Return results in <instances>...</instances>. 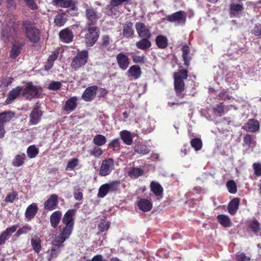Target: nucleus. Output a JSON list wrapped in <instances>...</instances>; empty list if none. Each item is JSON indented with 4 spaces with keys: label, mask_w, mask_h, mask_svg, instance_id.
Here are the masks:
<instances>
[{
    "label": "nucleus",
    "mask_w": 261,
    "mask_h": 261,
    "mask_svg": "<svg viewBox=\"0 0 261 261\" xmlns=\"http://www.w3.org/2000/svg\"><path fill=\"white\" fill-rule=\"evenodd\" d=\"M74 214V210H69L64 215L62 222L65 226L60 230L59 233L55 235L53 241L52 248L47 251L49 260L57 256L61 251V248L63 246V243L71 234L74 224L73 216Z\"/></svg>",
    "instance_id": "f257e3e1"
},
{
    "label": "nucleus",
    "mask_w": 261,
    "mask_h": 261,
    "mask_svg": "<svg viewBox=\"0 0 261 261\" xmlns=\"http://www.w3.org/2000/svg\"><path fill=\"white\" fill-rule=\"evenodd\" d=\"M188 77V72L186 70H180L174 74V87L176 94L178 97H182L184 95V82Z\"/></svg>",
    "instance_id": "f03ea898"
},
{
    "label": "nucleus",
    "mask_w": 261,
    "mask_h": 261,
    "mask_svg": "<svg viewBox=\"0 0 261 261\" xmlns=\"http://www.w3.org/2000/svg\"><path fill=\"white\" fill-rule=\"evenodd\" d=\"M98 29L93 26H88L87 33L85 35V42L87 46H92L98 38Z\"/></svg>",
    "instance_id": "7ed1b4c3"
},
{
    "label": "nucleus",
    "mask_w": 261,
    "mask_h": 261,
    "mask_svg": "<svg viewBox=\"0 0 261 261\" xmlns=\"http://www.w3.org/2000/svg\"><path fill=\"white\" fill-rule=\"evenodd\" d=\"M7 27L3 28L2 32V38L4 41L10 37H12L13 33L16 29L17 23L14 21V18H9L7 20Z\"/></svg>",
    "instance_id": "20e7f679"
},
{
    "label": "nucleus",
    "mask_w": 261,
    "mask_h": 261,
    "mask_svg": "<svg viewBox=\"0 0 261 261\" xmlns=\"http://www.w3.org/2000/svg\"><path fill=\"white\" fill-rule=\"evenodd\" d=\"M88 56V53L86 50H83L80 52L73 59L71 62L72 67L74 69H77L82 66L84 65L87 61Z\"/></svg>",
    "instance_id": "39448f33"
},
{
    "label": "nucleus",
    "mask_w": 261,
    "mask_h": 261,
    "mask_svg": "<svg viewBox=\"0 0 261 261\" xmlns=\"http://www.w3.org/2000/svg\"><path fill=\"white\" fill-rule=\"evenodd\" d=\"M114 168V164L112 159L105 160L101 163L99 170V175L102 176L109 175Z\"/></svg>",
    "instance_id": "423d86ee"
},
{
    "label": "nucleus",
    "mask_w": 261,
    "mask_h": 261,
    "mask_svg": "<svg viewBox=\"0 0 261 261\" xmlns=\"http://www.w3.org/2000/svg\"><path fill=\"white\" fill-rule=\"evenodd\" d=\"M39 88L33 85L32 83H28L24 89L22 93L27 99H32L39 94Z\"/></svg>",
    "instance_id": "0eeeda50"
},
{
    "label": "nucleus",
    "mask_w": 261,
    "mask_h": 261,
    "mask_svg": "<svg viewBox=\"0 0 261 261\" xmlns=\"http://www.w3.org/2000/svg\"><path fill=\"white\" fill-rule=\"evenodd\" d=\"M135 28L140 37L146 38H150L151 33L149 28L144 23L138 22L135 24Z\"/></svg>",
    "instance_id": "6e6552de"
},
{
    "label": "nucleus",
    "mask_w": 261,
    "mask_h": 261,
    "mask_svg": "<svg viewBox=\"0 0 261 261\" xmlns=\"http://www.w3.org/2000/svg\"><path fill=\"white\" fill-rule=\"evenodd\" d=\"M27 37L33 42H36L39 39V30L32 25L26 27Z\"/></svg>",
    "instance_id": "1a4fd4ad"
},
{
    "label": "nucleus",
    "mask_w": 261,
    "mask_h": 261,
    "mask_svg": "<svg viewBox=\"0 0 261 261\" xmlns=\"http://www.w3.org/2000/svg\"><path fill=\"white\" fill-rule=\"evenodd\" d=\"M18 228V225H14L7 228L0 235V245L4 244L13 233L15 232Z\"/></svg>",
    "instance_id": "9d476101"
},
{
    "label": "nucleus",
    "mask_w": 261,
    "mask_h": 261,
    "mask_svg": "<svg viewBox=\"0 0 261 261\" xmlns=\"http://www.w3.org/2000/svg\"><path fill=\"white\" fill-rule=\"evenodd\" d=\"M97 88L96 86H91L86 88L82 95L83 98L87 101L93 99L96 96Z\"/></svg>",
    "instance_id": "9b49d317"
},
{
    "label": "nucleus",
    "mask_w": 261,
    "mask_h": 261,
    "mask_svg": "<svg viewBox=\"0 0 261 261\" xmlns=\"http://www.w3.org/2000/svg\"><path fill=\"white\" fill-rule=\"evenodd\" d=\"M86 16L88 20V25L90 26V22L94 23L99 18L98 14L91 7L88 8L86 10Z\"/></svg>",
    "instance_id": "f8f14e48"
},
{
    "label": "nucleus",
    "mask_w": 261,
    "mask_h": 261,
    "mask_svg": "<svg viewBox=\"0 0 261 261\" xmlns=\"http://www.w3.org/2000/svg\"><path fill=\"white\" fill-rule=\"evenodd\" d=\"M186 19V13L182 11H178L167 17V20L170 22L180 21L185 23Z\"/></svg>",
    "instance_id": "ddd939ff"
},
{
    "label": "nucleus",
    "mask_w": 261,
    "mask_h": 261,
    "mask_svg": "<svg viewBox=\"0 0 261 261\" xmlns=\"http://www.w3.org/2000/svg\"><path fill=\"white\" fill-rule=\"evenodd\" d=\"M58 203V196L56 194H53L44 203V207L48 210L52 211L57 207Z\"/></svg>",
    "instance_id": "4468645a"
},
{
    "label": "nucleus",
    "mask_w": 261,
    "mask_h": 261,
    "mask_svg": "<svg viewBox=\"0 0 261 261\" xmlns=\"http://www.w3.org/2000/svg\"><path fill=\"white\" fill-rule=\"evenodd\" d=\"M117 62L120 68L125 70L128 66L129 61L126 55L123 53H119L116 57Z\"/></svg>",
    "instance_id": "2eb2a0df"
},
{
    "label": "nucleus",
    "mask_w": 261,
    "mask_h": 261,
    "mask_svg": "<svg viewBox=\"0 0 261 261\" xmlns=\"http://www.w3.org/2000/svg\"><path fill=\"white\" fill-rule=\"evenodd\" d=\"M42 116V112L38 107L35 108L30 114V123L35 125L40 120Z\"/></svg>",
    "instance_id": "dca6fc26"
},
{
    "label": "nucleus",
    "mask_w": 261,
    "mask_h": 261,
    "mask_svg": "<svg viewBox=\"0 0 261 261\" xmlns=\"http://www.w3.org/2000/svg\"><path fill=\"white\" fill-rule=\"evenodd\" d=\"M31 246L33 250L37 253L40 252L41 250V240L38 234H36L32 237Z\"/></svg>",
    "instance_id": "f3484780"
},
{
    "label": "nucleus",
    "mask_w": 261,
    "mask_h": 261,
    "mask_svg": "<svg viewBox=\"0 0 261 261\" xmlns=\"http://www.w3.org/2000/svg\"><path fill=\"white\" fill-rule=\"evenodd\" d=\"M244 128L248 132H255L259 128V123L257 120L250 119L245 124Z\"/></svg>",
    "instance_id": "a211bd4d"
},
{
    "label": "nucleus",
    "mask_w": 261,
    "mask_h": 261,
    "mask_svg": "<svg viewBox=\"0 0 261 261\" xmlns=\"http://www.w3.org/2000/svg\"><path fill=\"white\" fill-rule=\"evenodd\" d=\"M137 205L139 208L143 212L150 211L152 208L151 202L146 199H141L137 202Z\"/></svg>",
    "instance_id": "6ab92c4d"
},
{
    "label": "nucleus",
    "mask_w": 261,
    "mask_h": 261,
    "mask_svg": "<svg viewBox=\"0 0 261 261\" xmlns=\"http://www.w3.org/2000/svg\"><path fill=\"white\" fill-rule=\"evenodd\" d=\"M128 76L134 79H139L141 75V68L137 65L132 66L127 71Z\"/></svg>",
    "instance_id": "aec40b11"
},
{
    "label": "nucleus",
    "mask_w": 261,
    "mask_h": 261,
    "mask_svg": "<svg viewBox=\"0 0 261 261\" xmlns=\"http://www.w3.org/2000/svg\"><path fill=\"white\" fill-rule=\"evenodd\" d=\"M60 38L65 43H69L73 38L72 33L68 29L61 31L59 34Z\"/></svg>",
    "instance_id": "412c9836"
},
{
    "label": "nucleus",
    "mask_w": 261,
    "mask_h": 261,
    "mask_svg": "<svg viewBox=\"0 0 261 261\" xmlns=\"http://www.w3.org/2000/svg\"><path fill=\"white\" fill-rule=\"evenodd\" d=\"M120 136L125 144L127 145H130L132 144L134 135L129 132L126 130L121 131L120 132Z\"/></svg>",
    "instance_id": "4be33fe9"
},
{
    "label": "nucleus",
    "mask_w": 261,
    "mask_h": 261,
    "mask_svg": "<svg viewBox=\"0 0 261 261\" xmlns=\"http://www.w3.org/2000/svg\"><path fill=\"white\" fill-rule=\"evenodd\" d=\"M77 98L76 97H72L66 101L64 110L68 113H70L73 111L76 107Z\"/></svg>",
    "instance_id": "5701e85b"
},
{
    "label": "nucleus",
    "mask_w": 261,
    "mask_h": 261,
    "mask_svg": "<svg viewBox=\"0 0 261 261\" xmlns=\"http://www.w3.org/2000/svg\"><path fill=\"white\" fill-rule=\"evenodd\" d=\"M62 217V213L60 211L54 212L50 217V224L52 227L56 228L59 224Z\"/></svg>",
    "instance_id": "b1692460"
},
{
    "label": "nucleus",
    "mask_w": 261,
    "mask_h": 261,
    "mask_svg": "<svg viewBox=\"0 0 261 261\" xmlns=\"http://www.w3.org/2000/svg\"><path fill=\"white\" fill-rule=\"evenodd\" d=\"M134 33L133 28V23L131 22H126L123 30V36L125 37H131Z\"/></svg>",
    "instance_id": "393cba45"
},
{
    "label": "nucleus",
    "mask_w": 261,
    "mask_h": 261,
    "mask_svg": "<svg viewBox=\"0 0 261 261\" xmlns=\"http://www.w3.org/2000/svg\"><path fill=\"white\" fill-rule=\"evenodd\" d=\"M21 91V88L19 87H17V88L11 90L6 100L7 103H11L16 97L18 96Z\"/></svg>",
    "instance_id": "a878e982"
},
{
    "label": "nucleus",
    "mask_w": 261,
    "mask_h": 261,
    "mask_svg": "<svg viewBox=\"0 0 261 261\" xmlns=\"http://www.w3.org/2000/svg\"><path fill=\"white\" fill-rule=\"evenodd\" d=\"M38 207L36 203H32L30 205L25 211V216L28 220L33 218L36 215Z\"/></svg>",
    "instance_id": "bb28decb"
},
{
    "label": "nucleus",
    "mask_w": 261,
    "mask_h": 261,
    "mask_svg": "<svg viewBox=\"0 0 261 261\" xmlns=\"http://www.w3.org/2000/svg\"><path fill=\"white\" fill-rule=\"evenodd\" d=\"M243 5L241 3H232L230 5V11L231 14L238 16L243 10Z\"/></svg>",
    "instance_id": "cd10ccee"
},
{
    "label": "nucleus",
    "mask_w": 261,
    "mask_h": 261,
    "mask_svg": "<svg viewBox=\"0 0 261 261\" xmlns=\"http://www.w3.org/2000/svg\"><path fill=\"white\" fill-rule=\"evenodd\" d=\"M240 203V199L236 198L233 199L228 205V209L229 213L231 215H234L237 212Z\"/></svg>",
    "instance_id": "c85d7f7f"
},
{
    "label": "nucleus",
    "mask_w": 261,
    "mask_h": 261,
    "mask_svg": "<svg viewBox=\"0 0 261 261\" xmlns=\"http://www.w3.org/2000/svg\"><path fill=\"white\" fill-rule=\"evenodd\" d=\"M14 116V113L11 111L4 112L0 113V123L4 124V123L10 121Z\"/></svg>",
    "instance_id": "c756f323"
},
{
    "label": "nucleus",
    "mask_w": 261,
    "mask_h": 261,
    "mask_svg": "<svg viewBox=\"0 0 261 261\" xmlns=\"http://www.w3.org/2000/svg\"><path fill=\"white\" fill-rule=\"evenodd\" d=\"M135 152L145 154L148 153L150 150V147L145 144H141L140 145H136L134 147Z\"/></svg>",
    "instance_id": "7c9ffc66"
},
{
    "label": "nucleus",
    "mask_w": 261,
    "mask_h": 261,
    "mask_svg": "<svg viewBox=\"0 0 261 261\" xmlns=\"http://www.w3.org/2000/svg\"><path fill=\"white\" fill-rule=\"evenodd\" d=\"M142 40L136 42L137 47L142 50H145L151 46V42L148 40L149 38H143Z\"/></svg>",
    "instance_id": "2f4dec72"
},
{
    "label": "nucleus",
    "mask_w": 261,
    "mask_h": 261,
    "mask_svg": "<svg viewBox=\"0 0 261 261\" xmlns=\"http://www.w3.org/2000/svg\"><path fill=\"white\" fill-rule=\"evenodd\" d=\"M20 44L19 42L15 41L13 43L12 47L10 52V57L13 58H16L20 53Z\"/></svg>",
    "instance_id": "473e14b6"
},
{
    "label": "nucleus",
    "mask_w": 261,
    "mask_h": 261,
    "mask_svg": "<svg viewBox=\"0 0 261 261\" xmlns=\"http://www.w3.org/2000/svg\"><path fill=\"white\" fill-rule=\"evenodd\" d=\"M219 223L224 227H230L231 225V222L229 218L225 215H220L217 217Z\"/></svg>",
    "instance_id": "72a5a7b5"
},
{
    "label": "nucleus",
    "mask_w": 261,
    "mask_h": 261,
    "mask_svg": "<svg viewBox=\"0 0 261 261\" xmlns=\"http://www.w3.org/2000/svg\"><path fill=\"white\" fill-rule=\"evenodd\" d=\"M67 20V17L65 13L57 15L54 19V22L58 27L63 26Z\"/></svg>",
    "instance_id": "f704fd0d"
},
{
    "label": "nucleus",
    "mask_w": 261,
    "mask_h": 261,
    "mask_svg": "<svg viewBox=\"0 0 261 261\" xmlns=\"http://www.w3.org/2000/svg\"><path fill=\"white\" fill-rule=\"evenodd\" d=\"M151 191L156 195L160 196L162 194L163 188L161 185L155 181H152L150 184Z\"/></svg>",
    "instance_id": "c9c22d12"
},
{
    "label": "nucleus",
    "mask_w": 261,
    "mask_h": 261,
    "mask_svg": "<svg viewBox=\"0 0 261 261\" xmlns=\"http://www.w3.org/2000/svg\"><path fill=\"white\" fill-rule=\"evenodd\" d=\"M53 3L55 5H59L60 7L63 8L73 7L72 0H53Z\"/></svg>",
    "instance_id": "e433bc0d"
},
{
    "label": "nucleus",
    "mask_w": 261,
    "mask_h": 261,
    "mask_svg": "<svg viewBox=\"0 0 261 261\" xmlns=\"http://www.w3.org/2000/svg\"><path fill=\"white\" fill-rule=\"evenodd\" d=\"M25 159V155L24 153L17 154L14 159L12 165L15 167H20L23 164Z\"/></svg>",
    "instance_id": "4c0bfd02"
},
{
    "label": "nucleus",
    "mask_w": 261,
    "mask_h": 261,
    "mask_svg": "<svg viewBox=\"0 0 261 261\" xmlns=\"http://www.w3.org/2000/svg\"><path fill=\"white\" fill-rule=\"evenodd\" d=\"M243 142L244 146L253 147L255 145V138L250 135H246L244 137Z\"/></svg>",
    "instance_id": "58836bf2"
},
{
    "label": "nucleus",
    "mask_w": 261,
    "mask_h": 261,
    "mask_svg": "<svg viewBox=\"0 0 261 261\" xmlns=\"http://www.w3.org/2000/svg\"><path fill=\"white\" fill-rule=\"evenodd\" d=\"M156 43L158 46L161 48H165L168 44V40L166 37L159 35L155 39Z\"/></svg>",
    "instance_id": "ea45409f"
},
{
    "label": "nucleus",
    "mask_w": 261,
    "mask_h": 261,
    "mask_svg": "<svg viewBox=\"0 0 261 261\" xmlns=\"http://www.w3.org/2000/svg\"><path fill=\"white\" fill-rule=\"evenodd\" d=\"M143 171L138 168H131L128 171V175L133 178H137L143 174Z\"/></svg>",
    "instance_id": "a19ab883"
},
{
    "label": "nucleus",
    "mask_w": 261,
    "mask_h": 261,
    "mask_svg": "<svg viewBox=\"0 0 261 261\" xmlns=\"http://www.w3.org/2000/svg\"><path fill=\"white\" fill-rule=\"evenodd\" d=\"M106 142V138L102 135H97L93 138V143L97 146H102Z\"/></svg>",
    "instance_id": "79ce46f5"
},
{
    "label": "nucleus",
    "mask_w": 261,
    "mask_h": 261,
    "mask_svg": "<svg viewBox=\"0 0 261 261\" xmlns=\"http://www.w3.org/2000/svg\"><path fill=\"white\" fill-rule=\"evenodd\" d=\"M79 164V160L76 158H72L67 163L66 170H73Z\"/></svg>",
    "instance_id": "37998d69"
},
{
    "label": "nucleus",
    "mask_w": 261,
    "mask_h": 261,
    "mask_svg": "<svg viewBox=\"0 0 261 261\" xmlns=\"http://www.w3.org/2000/svg\"><path fill=\"white\" fill-rule=\"evenodd\" d=\"M146 60V58L143 55H135L133 57V61L136 64H143Z\"/></svg>",
    "instance_id": "c03bdc74"
},
{
    "label": "nucleus",
    "mask_w": 261,
    "mask_h": 261,
    "mask_svg": "<svg viewBox=\"0 0 261 261\" xmlns=\"http://www.w3.org/2000/svg\"><path fill=\"white\" fill-rule=\"evenodd\" d=\"M191 144L192 147L195 148V150H199L202 147V141L201 140L195 138L193 139L191 141Z\"/></svg>",
    "instance_id": "a18cd8bd"
},
{
    "label": "nucleus",
    "mask_w": 261,
    "mask_h": 261,
    "mask_svg": "<svg viewBox=\"0 0 261 261\" xmlns=\"http://www.w3.org/2000/svg\"><path fill=\"white\" fill-rule=\"evenodd\" d=\"M182 57L185 61V63L186 65H188L189 63V59L188 58V54L190 51V49L189 46L187 45H185L182 48Z\"/></svg>",
    "instance_id": "49530a36"
},
{
    "label": "nucleus",
    "mask_w": 261,
    "mask_h": 261,
    "mask_svg": "<svg viewBox=\"0 0 261 261\" xmlns=\"http://www.w3.org/2000/svg\"><path fill=\"white\" fill-rule=\"evenodd\" d=\"M38 153V149L34 146H31L27 149V154L30 158H35Z\"/></svg>",
    "instance_id": "de8ad7c7"
},
{
    "label": "nucleus",
    "mask_w": 261,
    "mask_h": 261,
    "mask_svg": "<svg viewBox=\"0 0 261 261\" xmlns=\"http://www.w3.org/2000/svg\"><path fill=\"white\" fill-rule=\"evenodd\" d=\"M109 191L107 184H104L99 188L98 196L99 197L103 198L107 195Z\"/></svg>",
    "instance_id": "09e8293b"
},
{
    "label": "nucleus",
    "mask_w": 261,
    "mask_h": 261,
    "mask_svg": "<svg viewBox=\"0 0 261 261\" xmlns=\"http://www.w3.org/2000/svg\"><path fill=\"white\" fill-rule=\"evenodd\" d=\"M226 186L228 191L230 193L234 194L237 192V186L233 180H229L227 181Z\"/></svg>",
    "instance_id": "8fccbe9b"
},
{
    "label": "nucleus",
    "mask_w": 261,
    "mask_h": 261,
    "mask_svg": "<svg viewBox=\"0 0 261 261\" xmlns=\"http://www.w3.org/2000/svg\"><path fill=\"white\" fill-rule=\"evenodd\" d=\"M110 226L109 222L107 221H101L98 226L99 230L101 231H105L108 229Z\"/></svg>",
    "instance_id": "3c124183"
},
{
    "label": "nucleus",
    "mask_w": 261,
    "mask_h": 261,
    "mask_svg": "<svg viewBox=\"0 0 261 261\" xmlns=\"http://www.w3.org/2000/svg\"><path fill=\"white\" fill-rule=\"evenodd\" d=\"M109 191H115L118 188L119 183L118 181H112L107 184Z\"/></svg>",
    "instance_id": "603ef678"
},
{
    "label": "nucleus",
    "mask_w": 261,
    "mask_h": 261,
    "mask_svg": "<svg viewBox=\"0 0 261 261\" xmlns=\"http://www.w3.org/2000/svg\"><path fill=\"white\" fill-rule=\"evenodd\" d=\"M31 229V227L29 226H23L18 229V230L16 231V235L19 236L22 234H25L30 231Z\"/></svg>",
    "instance_id": "864d4df0"
},
{
    "label": "nucleus",
    "mask_w": 261,
    "mask_h": 261,
    "mask_svg": "<svg viewBox=\"0 0 261 261\" xmlns=\"http://www.w3.org/2000/svg\"><path fill=\"white\" fill-rule=\"evenodd\" d=\"M17 194L16 192H12L9 194L6 197L5 201L7 202H13L15 199Z\"/></svg>",
    "instance_id": "5fc2aeb1"
},
{
    "label": "nucleus",
    "mask_w": 261,
    "mask_h": 261,
    "mask_svg": "<svg viewBox=\"0 0 261 261\" xmlns=\"http://www.w3.org/2000/svg\"><path fill=\"white\" fill-rule=\"evenodd\" d=\"M254 173L257 176L261 175V164L258 163H254L253 165Z\"/></svg>",
    "instance_id": "6e6d98bb"
},
{
    "label": "nucleus",
    "mask_w": 261,
    "mask_h": 261,
    "mask_svg": "<svg viewBox=\"0 0 261 261\" xmlns=\"http://www.w3.org/2000/svg\"><path fill=\"white\" fill-rule=\"evenodd\" d=\"M236 258L238 261H250V257L246 256L244 253H239L236 255Z\"/></svg>",
    "instance_id": "4d7b16f0"
},
{
    "label": "nucleus",
    "mask_w": 261,
    "mask_h": 261,
    "mask_svg": "<svg viewBox=\"0 0 261 261\" xmlns=\"http://www.w3.org/2000/svg\"><path fill=\"white\" fill-rule=\"evenodd\" d=\"M61 84L58 82H53L49 85L48 88L50 90H57L61 87Z\"/></svg>",
    "instance_id": "13d9d810"
},
{
    "label": "nucleus",
    "mask_w": 261,
    "mask_h": 261,
    "mask_svg": "<svg viewBox=\"0 0 261 261\" xmlns=\"http://www.w3.org/2000/svg\"><path fill=\"white\" fill-rule=\"evenodd\" d=\"M102 153L101 149L98 147H94L91 151V154L96 158L100 156Z\"/></svg>",
    "instance_id": "bf43d9fd"
},
{
    "label": "nucleus",
    "mask_w": 261,
    "mask_h": 261,
    "mask_svg": "<svg viewBox=\"0 0 261 261\" xmlns=\"http://www.w3.org/2000/svg\"><path fill=\"white\" fill-rule=\"evenodd\" d=\"M12 83V79L10 77H6L3 79L1 81L0 87H7L10 85Z\"/></svg>",
    "instance_id": "052dcab7"
},
{
    "label": "nucleus",
    "mask_w": 261,
    "mask_h": 261,
    "mask_svg": "<svg viewBox=\"0 0 261 261\" xmlns=\"http://www.w3.org/2000/svg\"><path fill=\"white\" fill-rule=\"evenodd\" d=\"M252 33L256 36L261 35V24H256L252 30Z\"/></svg>",
    "instance_id": "680f3d73"
},
{
    "label": "nucleus",
    "mask_w": 261,
    "mask_h": 261,
    "mask_svg": "<svg viewBox=\"0 0 261 261\" xmlns=\"http://www.w3.org/2000/svg\"><path fill=\"white\" fill-rule=\"evenodd\" d=\"M74 197L76 200H80L83 198V193L81 190L78 189L74 192Z\"/></svg>",
    "instance_id": "e2e57ef3"
},
{
    "label": "nucleus",
    "mask_w": 261,
    "mask_h": 261,
    "mask_svg": "<svg viewBox=\"0 0 261 261\" xmlns=\"http://www.w3.org/2000/svg\"><path fill=\"white\" fill-rule=\"evenodd\" d=\"M251 228L254 232H257L259 229V223L256 221H252L251 224Z\"/></svg>",
    "instance_id": "0e129e2a"
},
{
    "label": "nucleus",
    "mask_w": 261,
    "mask_h": 261,
    "mask_svg": "<svg viewBox=\"0 0 261 261\" xmlns=\"http://www.w3.org/2000/svg\"><path fill=\"white\" fill-rule=\"evenodd\" d=\"M26 4L32 10L37 9L36 5L34 3V0H24Z\"/></svg>",
    "instance_id": "69168bd1"
},
{
    "label": "nucleus",
    "mask_w": 261,
    "mask_h": 261,
    "mask_svg": "<svg viewBox=\"0 0 261 261\" xmlns=\"http://www.w3.org/2000/svg\"><path fill=\"white\" fill-rule=\"evenodd\" d=\"M214 109L216 112L219 114L220 115L223 113L224 111L223 106L221 103L217 105L216 107H215Z\"/></svg>",
    "instance_id": "338daca9"
},
{
    "label": "nucleus",
    "mask_w": 261,
    "mask_h": 261,
    "mask_svg": "<svg viewBox=\"0 0 261 261\" xmlns=\"http://www.w3.org/2000/svg\"><path fill=\"white\" fill-rule=\"evenodd\" d=\"M58 56V52L54 51L52 53V54L48 57V61L49 62L54 63L55 60H56Z\"/></svg>",
    "instance_id": "774afa93"
}]
</instances>
